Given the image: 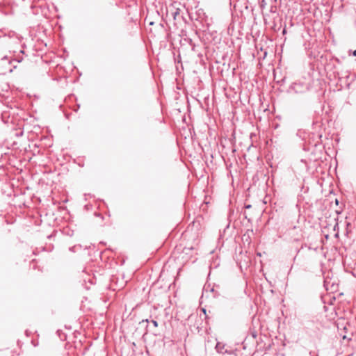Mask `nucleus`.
Wrapping results in <instances>:
<instances>
[{"label": "nucleus", "instance_id": "nucleus-1", "mask_svg": "<svg viewBox=\"0 0 356 356\" xmlns=\"http://www.w3.org/2000/svg\"><path fill=\"white\" fill-rule=\"evenodd\" d=\"M24 59V57L22 54H19L15 57L4 56L1 60H7L8 64L11 65V67L8 70L9 72H12L14 69L17 67V64L21 63Z\"/></svg>", "mask_w": 356, "mask_h": 356}, {"label": "nucleus", "instance_id": "nucleus-2", "mask_svg": "<svg viewBox=\"0 0 356 356\" xmlns=\"http://www.w3.org/2000/svg\"><path fill=\"white\" fill-rule=\"evenodd\" d=\"M289 91L295 93H302L308 90L307 86L301 82H295L292 83L289 87Z\"/></svg>", "mask_w": 356, "mask_h": 356}, {"label": "nucleus", "instance_id": "nucleus-3", "mask_svg": "<svg viewBox=\"0 0 356 356\" xmlns=\"http://www.w3.org/2000/svg\"><path fill=\"white\" fill-rule=\"evenodd\" d=\"M210 293H211V297L213 298H216L218 295V292L215 291L213 286H211L210 285L204 286L202 297L205 296L209 298Z\"/></svg>", "mask_w": 356, "mask_h": 356}, {"label": "nucleus", "instance_id": "nucleus-4", "mask_svg": "<svg viewBox=\"0 0 356 356\" xmlns=\"http://www.w3.org/2000/svg\"><path fill=\"white\" fill-rule=\"evenodd\" d=\"M225 349V344L220 343V342H218L216 343V350L218 353H225L227 352V350H224Z\"/></svg>", "mask_w": 356, "mask_h": 356}, {"label": "nucleus", "instance_id": "nucleus-5", "mask_svg": "<svg viewBox=\"0 0 356 356\" xmlns=\"http://www.w3.org/2000/svg\"><path fill=\"white\" fill-rule=\"evenodd\" d=\"M180 12L181 10L179 8H176L172 12V15L173 17L174 20H177L180 17Z\"/></svg>", "mask_w": 356, "mask_h": 356}, {"label": "nucleus", "instance_id": "nucleus-6", "mask_svg": "<svg viewBox=\"0 0 356 356\" xmlns=\"http://www.w3.org/2000/svg\"><path fill=\"white\" fill-rule=\"evenodd\" d=\"M81 245H74V246L70 247L69 248L70 251H71L72 252H75L77 250H81Z\"/></svg>", "mask_w": 356, "mask_h": 356}, {"label": "nucleus", "instance_id": "nucleus-7", "mask_svg": "<svg viewBox=\"0 0 356 356\" xmlns=\"http://www.w3.org/2000/svg\"><path fill=\"white\" fill-rule=\"evenodd\" d=\"M260 4V8L261 10L264 9V8L266 7V2L265 0H261L259 3Z\"/></svg>", "mask_w": 356, "mask_h": 356}, {"label": "nucleus", "instance_id": "nucleus-8", "mask_svg": "<svg viewBox=\"0 0 356 356\" xmlns=\"http://www.w3.org/2000/svg\"><path fill=\"white\" fill-rule=\"evenodd\" d=\"M151 322L153 324L154 327H158V322L156 320H152Z\"/></svg>", "mask_w": 356, "mask_h": 356}, {"label": "nucleus", "instance_id": "nucleus-9", "mask_svg": "<svg viewBox=\"0 0 356 356\" xmlns=\"http://www.w3.org/2000/svg\"><path fill=\"white\" fill-rule=\"evenodd\" d=\"M277 10V8H276V6H272L270 9V12H272V13L275 12L274 10Z\"/></svg>", "mask_w": 356, "mask_h": 356}, {"label": "nucleus", "instance_id": "nucleus-10", "mask_svg": "<svg viewBox=\"0 0 356 356\" xmlns=\"http://www.w3.org/2000/svg\"><path fill=\"white\" fill-rule=\"evenodd\" d=\"M245 209H250V208H251V205L248 204V205H245Z\"/></svg>", "mask_w": 356, "mask_h": 356}, {"label": "nucleus", "instance_id": "nucleus-11", "mask_svg": "<svg viewBox=\"0 0 356 356\" xmlns=\"http://www.w3.org/2000/svg\"><path fill=\"white\" fill-rule=\"evenodd\" d=\"M202 310V312H204V314H206V309L203 308Z\"/></svg>", "mask_w": 356, "mask_h": 356}, {"label": "nucleus", "instance_id": "nucleus-12", "mask_svg": "<svg viewBox=\"0 0 356 356\" xmlns=\"http://www.w3.org/2000/svg\"><path fill=\"white\" fill-rule=\"evenodd\" d=\"M353 56H356V50H355L353 53Z\"/></svg>", "mask_w": 356, "mask_h": 356}, {"label": "nucleus", "instance_id": "nucleus-13", "mask_svg": "<svg viewBox=\"0 0 356 356\" xmlns=\"http://www.w3.org/2000/svg\"><path fill=\"white\" fill-rule=\"evenodd\" d=\"M144 321H145V322H147V323H148V322H149L148 319L143 320V321H142V322H144Z\"/></svg>", "mask_w": 356, "mask_h": 356}, {"label": "nucleus", "instance_id": "nucleus-14", "mask_svg": "<svg viewBox=\"0 0 356 356\" xmlns=\"http://www.w3.org/2000/svg\"><path fill=\"white\" fill-rule=\"evenodd\" d=\"M286 29H284L283 30V33L284 34V33H286Z\"/></svg>", "mask_w": 356, "mask_h": 356}, {"label": "nucleus", "instance_id": "nucleus-15", "mask_svg": "<svg viewBox=\"0 0 356 356\" xmlns=\"http://www.w3.org/2000/svg\"><path fill=\"white\" fill-rule=\"evenodd\" d=\"M335 202H336V204H338L339 202H338L337 199H336Z\"/></svg>", "mask_w": 356, "mask_h": 356}, {"label": "nucleus", "instance_id": "nucleus-16", "mask_svg": "<svg viewBox=\"0 0 356 356\" xmlns=\"http://www.w3.org/2000/svg\"><path fill=\"white\" fill-rule=\"evenodd\" d=\"M20 54H24V51H23V50H21V51H20Z\"/></svg>", "mask_w": 356, "mask_h": 356}]
</instances>
